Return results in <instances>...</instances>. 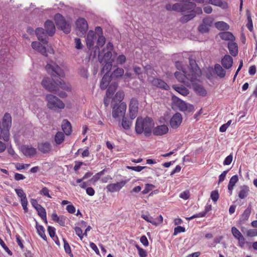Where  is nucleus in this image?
<instances>
[{"label": "nucleus", "mask_w": 257, "mask_h": 257, "mask_svg": "<svg viewBox=\"0 0 257 257\" xmlns=\"http://www.w3.org/2000/svg\"><path fill=\"white\" fill-rule=\"evenodd\" d=\"M45 68L47 72L51 75L52 79L44 77L41 82L42 85L48 91L55 92L60 97H66L67 96L66 92L60 90V89L69 91L71 90L70 86L66 84L60 78L55 80L56 77L64 76L63 70L52 60L47 62Z\"/></svg>", "instance_id": "f257e3e1"}, {"label": "nucleus", "mask_w": 257, "mask_h": 257, "mask_svg": "<svg viewBox=\"0 0 257 257\" xmlns=\"http://www.w3.org/2000/svg\"><path fill=\"white\" fill-rule=\"evenodd\" d=\"M154 126L153 119L149 117L144 118L138 117L135 125V131L137 134H141L144 132L146 137L150 136L152 134V129Z\"/></svg>", "instance_id": "f03ea898"}, {"label": "nucleus", "mask_w": 257, "mask_h": 257, "mask_svg": "<svg viewBox=\"0 0 257 257\" xmlns=\"http://www.w3.org/2000/svg\"><path fill=\"white\" fill-rule=\"evenodd\" d=\"M47 106L51 110L59 112L65 107L64 102L56 96L52 94H47L46 96Z\"/></svg>", "instance_id": "7ed1b4c3"}, {"label": "nucleus", "mask_w": 257, "mask_h": 257, "mask_svg": "<svg viewBox=\"0 0 257 257\" xmlns=\"http://www.w3.org/2000/svg\"><path fill=\"white\" fill-rule=\"evenodd\" d=\"M111 107L112 108V116L114 118H116L119 116H123L125 115L126 104L123 102L120 103H113L111 102Z\"/></svg>", "instance_id": "20e7f679"}, {"label": "nucleus", "mask_w": 257, "mask_h": 257, "mask_svg": "<svg viewBox=\"0 0 257 257\" xmlns=\"http://www.w3.org/2000/svg\"><path fill=\"white\" fill-rule=\"evenodd\" d=\"M54 20L57 27L62 30L65 33L68 34L70 32V26L66 22L62 15L59 13L56 14L54 16Z\"/></svg>", "instance_id": "39448f33"}, {"label": "nucleus", "mask_w": 257, "mask_h": 257, "mask_svg": "<svg viewBox=\"0 0 257 257\" xmlns=\"http://www.w3.org/2000/svg\"><path fill=\"white\" fill-rule=\"evenodd\" d=\"M189 72L188 73H190L191 76H189V78L190 82H193L200 76L201 70L194 59L189 58Z\"/></svg>", "instance_id": "423d86ee"}, {"label": "nucleus", "mask_w": 257, "mask_h": 257, "mask_svg": "<svg viewBox=\"0 0 257 257\" xmlns=\"http://www.w3.org/2000/svg\"><path fill=\"white\" fill-rule=\"evenodd\" d=\"M76 26L77 34L80 36L84 35L88 29L87 22L83 18H79L77 20Z\"/></svg>", "instance_id": "0eeeda50"}, {"label": "nucleus", "mask_w": 257, "mask_h": 257, "mask_svg": "<svg viewBox=\"0 0 257 257\" xmlns=\"http://www.w3.org/2000/svg\"><path fill=\"white\" fill-rule=\"evenodd\" d=\"M31 46L33 49L39 52L44 56H47V53L50 54L54 53V50L51 47H49L47 50L46 47L43 46L39 42H32Z\"/></svg>", "instance_id": "6e6552de"}, {"label": "nucleus", "mask_w": 257, "mask_h": 257, "mask_svg": "<svg viewBox=\"0 0 257 257\" xmlns=\"http://www.w3.org/2000/svg\"><path fill=\"white\" fill-rule=\"evenodd\" d=\"M138 101L136 98L131 99L128 106V116L131 119H134L138 112Z\"/></svg>", "instance_id": "1a4fd4ad"}, {"label": "nucleus", "mask_w": 257, "mask_h": 257, "mask_svg": "<svg viewBox=\"0 0 257 257\" xmlns=\"http://www.w3.org/2000/svg\"><path fill=\"white\" fill-rule=\"evenodd\" d=\"M172 99L173 101L175 102L179 109L181 111H184L188 110L189 111H191L194 108V107L192 105L186 103L185 102L179 99L176 96H173Z\"/></svg>", "instance_id": "9d476101"}, {"label": "nucleus", "mask_w": 257, "mask_h": 257, "mask_svg": "<svg viewBox=\"0 0 257 257\" xmlns=\"http://www.w3.org/2000/svg\"><path fill=\"white\" fill-rule=\"evenodd\" d=\"M15 191L18 196L20 198L21 205L25 212H28V208L27 205L28 202L26 194L22 189H15Z\"/></svg>", "instance_id": "9b49d317"}, {"label": "nucleus", "mask_w": 257, "mask_h": 257, "mask_svg": "<svg viewBox=\"0 0 257 257\" xmlns=\"http://www.w3.org/2000/svg\"><path fill=\"white\" fill-rule=\"evenodd\" d=\"M97 38V35L94 31L90 30L88 32L86 38V42L87 47L89 50L93 48Z\"/></svg>", "instance_id": "f8f14e48"}, {"label": "nucleus", "mask_w": 257, "mask_h": 257, "mask_svg": "<svg viewBox=\"0 0 257 257\" xmlns=\"http://www.w3.org/2000/svg\"><path fill=\"white\" fill-rule=\"evenodd\" d=\"M127 183L125 180H122L116 183L109 184L106 186L108 191L113 193L119 191Z\"/></svg>", "instance_id": "ddd939ff"}, {"label": "nucleus", "mask_w": 257, "mask_h": 257, "mask_svg": "<svg viewBox=\"0 0 257 257\" xmlns=\"http://www.w3.org/2000/svg\"><path fill=\"white\" fill-rule=\"evenodd\" d=\"M174 75L176 79L180 82L184 84H187L190 81L189 76H191L190 73L183 70L182 73L180 72H176Z\"/></svg>", "instance_id": "4468645a"}, {"label": "nucleus", "mask_w": 257, "mask_h": 257, "mask_svg": "<svg viewBox=\"0 0 257 257\" xmlns=\"http://www.w3.org/2000/svg\"><path fill=\"white\" fill-rule=\"evenodd\" d=\"M182 120V115L180 113L174 114L170 119V126L173 128H177L181 123Z\"/></svg>", "instance_id": "2eb2a0df"}, {"label": "nucleus", "mask_w": 257, "mask_h": 257, "mask_svg": "<svg viewBox=\"0 0 257 257\" xmlns=\"http://www.w3.org/2000/svg\"><path fill=\"white\" fill-rule=\"evenodd\" d=\"M98 59L100 63L103 62L112 61L111 60L112 57V53L110 51H107L105 50H103L102 52L99 51L98 52Z\"/></svg>", "instance_id": "dca6fc26"}, {"label": "nucleus", "mask_w": 257, "mask_h": 257, "mask_svg": "<svg viewBox=\"0 0 257 257\" xmlns=\"http://www.w3.org/2000/svg\"><path fill=\"white\" fill-rule=\"evenodd\" d=\"M151 81L153 85L161 89L167 90L170 88L169 86L162 79L156 78H153Z\"/></svg>", "instance_id": "f3484780"}, {"label": "nucleus", "mask_w": 257, "mask_h": 257, "mask_svg": "<svg viewBox=\"0 0 257 257\" xmlns=\"http://www.w3.org/2000/svg\"><path fill=\"white\" fill-rule=\"evenodd\" d=\"M169 128L167 125L162 124L155 127L153 130V133L155 136H162L168 132Z\"/></svg>", "instance_id": "a211bd4d"}, {"label": "nucleus", "mask_w": 257, "mask_h": 257, "mask_svg": "<svg viewBox=\"0 0 257 257\" xmlns=\"http://www.w3.org/2000/svg\"><path fill=\"white\" fill-rule=\"evenodd\" d=\"M36 34L37 36L38 40L44 44H47L48 43L47 40V32H45L44 30L42 28H38L36 30Z\"/></svg>", "instance_id": "6ab92c4d"}, {"label": "nucleus", "mask_w": 257, "mask_h": 257, "mask_svg": "<svg viewBox=\"0 0 257 257\" xmlns=\"http://www.w3.org/2000/svg\"><path fill=\"white\" fill-rule=\"evenodd\" d=\"M22 150L23 154L26 156L29 157H33L37 153V150L35 148L29 146H23Z\"/></svg>", "instance_id": "aec40b11"}, {"label": "nucleus", "mask_w": 257, "mask_h": 257, "mask_svg": "<svg viewBox=\"0 0 257 257\" xmlns=\"http://www.w3.org/2000/svg\"><path fill=\"white\" fill-rule=\"evenodd\" d=\"M45 28L47 34L50 36L54 35L55 32V27L53 22L47 20L45 23Z\"/></svg>", "instance_id": "412c9836"}, {"label": "nucleus", "mask_w": 257, "mask_h": 257, "mask_svg": "<svg viewBox=\"0 0 257 257\" xmlns=\"http://www.w3.org/2000/svg\"><path fill=\"white\" fill-rule=\"evenodd\" d=\"M39 150L44 154L50 152L52 150V146L49 142H43L38 144Z\"/></svg>", "instance_id": "4be33fe9"}, {"label": "nucleus", "mask_w": 257, "mask_h": 257, "mask_svg": "<svg viewBox=\"0 0 257 257\" xmlns=\"http://www.w3.org/2000/svg\"><path fill=\"white\" fill-rule=\"evenodd\" d=\"M51 218L54 221L57 222L60 225L65 226L67 218L64 216H58L56 213H53L52 214Z\"/></svg>", "instance_id": "5701e85b"}, {"label": "nucleus", "mask_w": 257, "mask_h": 257, "mask_svg": "<svg viewBox=\"0 0 257 257\" xmlns=\"http://www.w3.org/2000/svg\"><path fill=\"white\" fill-rule=\"evenodd\" d=\"M233 59L228 55H226L222 59L221 64L223 67L226 69H229L232 66Z\"/></svg>", "instance_id": "b1692460"}, {"label": "nucleus", "mask_w": 257, "mask_h": 257, "mask_svg": "<svg viewBox=\"0 0 257 257\" xmlns=\"http://www.w3.org/2000/svg\"><path fill=\"white\" fill-rule=\"evenodd\" d=\"M228 48L230 54L233 56H236L238 54V47L233 41H229L228 43Z\"/></svg>", "instance_id": "393cba45"}, {"label": "nucleus", "mask_w": 257, "mask_h": 257, "mask_svg": "<svg viewBox=\"0 0 257 257\" xmlns=\"http://www.w3.org/2000/svg\"><path fill=\"white\" fill-rule=\"evenodd\" d=\"M62 129L66 135H69L72 132L71 123L67 119H64L62 123Z\"/></svg>", "instance_id": "a878e982"}, {"label": "nucleus", "mask_w": 257, "mask_h": 257, "mask_svg": "<svg viewBox=\"0 0 257 257\" xmlns=\"http://www.w3.org/2000/svg\"><path fill=\"white\" fill-rule=\"evenodd\" d=\"M239 189H240V190L238 193V197L239 198H240L241 199H243L245 198L248 196V195L249 194V188L247 186L243 185V186H240Z\"/></svg>", "instance_id": "bb28decb"}, {"label": "nucleus", "mask_w": 257, "mask_h": 257, "mask_svg": "<svg viewBox=\"0 0 257 257\" xmlns=\"http://www.w3.org/2000/svg\"><path fill=\"white\" fill-rule=\"evenodd\" d=\"M111 78L108 75L104 74L100 84V87L102 89H105L110 82Z\"/></svg>", "instance_id": "cd10ccee"}, {"label": "nucleus", "mask_w": 257, "mask_h": 257, "mask_svg": "<svg viewBox=\"0 0 257 257\" xmlns=\"http://www.w3.org/2000/svg\"><path fill=\"white\" fill-rule=\"evenodd\" d=\"M219 36L221 39L226 41H232L235 39L232 33L228 31L219 33Z\"/></svg>", "instance_id": "c85d7f7f"}, {"label": "nucleus", "mask_w": 257, "mask_h": 257, "mask_svg": "<svg viewBox=\"0 0 257 257\" xmlns=\"http://www.w3.org/2000/svg\"><path fill=\"white\" fill-rule=\"evenodd\" d=\"M112 61L109 62H103L101 63L103 65V67L101 70V74H104L107 75L108 72L111 69L112 64Z\"/></svg>", "instance_id": "c756f323"}, {"label": "nucleus", "mask_w": 257, "mask_h": 257, "mask_svg": "<svg viewBox=\"0 0 257 257\" xmlns=\"http://www.w3.org/2000/svg\"><path fill=\"white\" fill-rule=\"evenodd\" d=\"M97 40V46L94 47L95 51H94V55H96V51L98 52L99 51V47H102L104 45V44L105 43V38L103 36H98Z\"/></svg>", "instance_id": "7c9ffc66"}, {"label": "nucleus", "mask_w": 257, "mask_h": 257, "mask_svg": "<svg viewBox=\"0 0 257 257\" xmlns=\"http://www.w3.org/2000/svg\"><path fill=\"white\" fill-rule=\"evenodd\" d=\"M251 206L250 204L248 205L247 208L244 211L241 217L240 218V220L241 221H244L247 220L251 213Z\"/></svg>", "instance_id": "2f4dec72"}, {"label": "nucleus", "mask_w": 257, "mask_h": 257, "mask_svg": "<svg viewBox=\"0 0 257 257\" xmlns=\"http://www.w3.org/2000/svg\"><path fill=\"white\" fill-rule=\"evenodd\" d=\"M124 74V70L121 68L115 69L110 75L112 79L118 78L122 76Z\"/></svg>", "instance_id": "473e14b6"}, {"label": "nucleus", "mask_w": 257, "mask_h": 257, "mask_svg": "<svg viewBox=\"0 0 257 257\" xmlns=\"http://www.w3.org/2000/svg\"><path fill=\"white\" fill-rule=\"evenodd\" d=\"M65 136L64 133L61 132H58L56 133L54 137V141L57 145H60L64 141Z\"/></svg>", "instance_id": "72a5a7b5"}, {"label": "nucleus", "mask_w": 257, "mask_h": 257, "mask_svg": "<svg viewBox=\"0 0 257 257\" xmlns=\"http://www.w3.org/2000/svg\"><path fill=\"white\" fill-rule=\"evenodd\" d=\"M215 27L221 31H227L229 29V25L224 22L220 21L215 23Z\"/></svg>", "instance_id": "f704fd0d"}, {"label": "nucleus", "mask_w": 257, "mask_h": 257, "mask_svg": "<svg viewBox=\"0 0 257 257\" xmlns=\"http://www.w3.org/2000/svg\"><path fill=\"white\" fill-rule=\"evenodd\" d=\"M124 96V93L122 91H118L116 92L115 95V96L112 99V102L113 103H120V102L123 99Z\"/></svg>", "instance_id": "c9c22d12"}, {"label": "nucleus", "mask_w": 257, "mask_h": 257, "mask_svg": "<svg viewBox=\"0 0 257 257\" xmlns=\"http://www.w3.org/2000/svg\"><path fill=\"white\" fill-rule=\"evenodd\" d=\"M214 70L217 75L220 78H223L225 75V71L222 68L219 64H215Z\"/></svg>", "instance_id": "e433bc0d"}, {"label": "nucleus", "mask_w": 257, "mask_h": 257, "mask_svg": "<svg viewBox=\"0 0 257 257\" xmlns=\"http://www.w3.org/2000/svg\"><path fill=\"white\" fill-rule=\"evenodd\" d=\"M132 124V121L129 120L126 117L123 116L122 118L121 126L123 129L128 130L130 128Z\"/></svg>", "instance_id": "4c0bfd02"}, {"label": "nucleus", "mask_w": 257, "mask_h": 257, "mask_svg": "<svg viewBox=\"0 0 257 257\" xmlns=\"http://www.w3.org/2000/svg\"><path fill=\"white\" fill-rule=\"evenodd\" d=\"M36 210L38 212V215L41 217L42 219L45 221L46 223H47V213L44 207H43L42 206L38 208V209H36Z\"/></svg>", "instance_id": "58836bf2"}, {"label": "nucleus", "mask_w": 257, "mask_h": 257, "mask_svg": "<svg viewBox=\"0 0 257 257\" xmlns=\"http://www.w3.org/2000/svg\"><path fill=\"white\" fill-rule=\"evenodd\" d=\"M246 15H247V23L246 25V27L247 29L251 32L253 30V24L251 19V15L249 11H247L246 12Z\"/></svg>", "instance_id": "ea45409f"}, {"label": "nucleus", "mask_w": 257, "mask_h": 257, "mask_svg": "<svg viewBox=\"0 0 257 257\" xmlns=\"http://www.w3.org/2000/svg\"><path fill=\"white\" fill-rule=\"evenodd\" d=\"M195 16V13L194 12H191L189 14L184 15L181 17L180 21L182 23H186L191 20Z\"/></svg>", "instance_id": "a19ab883"}, {"label": "nucleus", "mask_w": 257, "mask_h": 257, "mask_svg": "<svg viewBox=\"0 0 257 257\" xmlns=\"http://www.w3.org/2000/svg\"><path fill=\"white\" fill-rule=\"evenodd\" d=\"M36 229L38 234L45 240H46L47 237L45 233V229L42 225L36 224Z\"/></svg>", "instance_id": "79ce46f5"}, {"label": "nucleus", "mask_w": 257, "mask_h": 257, "mask_svg": "<svg viewBox=\"0 0 257 257\" xmlns=\"http://www.w3.org/2000/svg\"><path fill=\"white\" fill-rule=\"evenodd\" d=\"M174 89L181 94L186 96L188 93V90L184 87L173 86Z\"/></svg>", "instance_id": "37998d69"}, {"label": "nucleus", "mask_w": 257, "mask_h": 257, "mask_svg": "<svg viewBox=\"0 0 257 257\" xmlns=\"http://www.w3.org/2000/svg\"><path fill=\"white\" fill-rule=\"evenodd\" d=\"M42 101L37 97H35L33 100H32L30 102V106H34L36 108L38 107L39 105H42Z\"/></svg>", "instance_id": "c03bdc74"}, {"label": "nucleus", "mask_w": 257, "mask_h": 257, "mask_svg": "<svg viewBox=\"0 0 257 257\" xmlns=\"http://www.w3.org/2000/svg\"><path fill=\"white\" fill-rule=\"evenodd\" d=\"M141 217L145 219L146 221L151 223L154 225H157V221L155 220L149 214H142Z\"/></svg>", "instance_id": "a18cd8bd"}, {"label": "nucleus", "mask_w": 257, "mask_h": 257, "mask_svg": "<svg viewBox=\"0 0 257 257\" xmlns=\"http://www.w3.org/2000/svg\"><path fill=\"white\" fill-rule=\"evenodd\" d=\"M196 92L202 96H205L206 94V90L201 86L196 85L194 87Z\"/></svg>", "instance_id": "49530a36"}, {"label": "nucleus", "mask_w": 257, "mask_h": 257, "mask_svg": "<svg viewBox=\"0 0 257 257\" xmlns=\"http://www.w3.org/2000/svg\"><path fill=\"white\" fill-rule=\"evenodd\" d=\"M231 233L235 239H237L243 236L240 231L235 226L231 228Z\"/></svg>", "instance_id": "de8ad7c7"}, {"label": "nucleus", "mask_w": 257, "mask_h": 257, "mask_svg": "<svg viewBox=\"0 0 257 257\" xmlns=\"http://www.w3.org/2000/svg\"><path fill=\"white\" fill-rule=\"evenodd\" d=\"M238 181V176L237 175H233L230 179L228 186L234 187Z\"/></svg>", "instance_id": "09e8293b"}, {"label": "nucleus", "mask_w": 257, "mask_h": 257, "mask_svg": "<svg viewBox=\"0 0 257 257\" xmlns=\"http://www.w3.org/2000/svg\"><path fill=\"white\" fill-rule=\"evenodd\" d=\"M209 30V27L205 25L202 22V23L198 27V30L202 33H206L208 32Z\"/></svg>", "instance_id": "8fccbe9b"}, {"label": "nucleus", "mask_w": 257, "mask_h": 257, "mask_svg": "<svg viewBox=\"0 0 257 257\" xmlns=\"http://www.w3.org/2000/svg\"><path fill=\"white\" fill-rule=\"evenodd\" d=\"M236 239L238 241V246L241 248H243L244 247V245L246 243H248V242L245 241V239L243 236Z\"/></svg>", "instance_id": "3c124183"}, {"label": "nucleus", "mask_w": 257, "mask_h": 257, "mask_svg": "<svg viewBox=\"0 0 257 257\" xmlns=\"http://www.w3.org/2000/svg\"><path fill=\"white\" fill-rule=\"evenodd\" d=\"M136 248L138 250V253L140 257H146L147 256V252L145 249L140 247L138 245H136Z\"/></svg>", "instance_id": "603ef678"}, {"label": "nucleus", "mask_w": 257, "mask_h": 257, "mask_svg": "<svg viewBox=\"0 0 257 257\" xmlns=\"http://www.w3.org/2000/svg\"><path fill=\"white\" fill-rule=\"evenodd\" d=\"M147 168L146 166H135V167H133V166H126V168L129 169V170H133V171H135L136 172H141L142 170H143L144 169Z\"/></svg>", "instance_id": "864d4df0"}, {"label": "nucleus", "mask_w": 257, "mask_h": 257, "mask_svg": "<svg viewBox=\"0 0 257 257\" xmlns=\"http://www.w3.org/2000/svg\"><path fill=\"white\" fill-rule=\"evenodd\" d=\"M219 196L218 191L214 190L211 192L210 197L214 202H216L219 198Z\"/></svg>", "instance_id": "5fc2aeb1"}, {"label": "nucleus", "mask_w": 257, "mask_h": 257, "mask_svg": "<svg viewBox=\"0 0 257 257\" xmlns=\"http://www.w3.org/2000/svg\"><path fill=\"white\" fill-rule=\"evenodd\" d=\"M213 22V19L211 17H207L203 20L202 22L208 27H210Z\"/></svg>", "instance_id": "6e6d98bb"}, {"label": "nucleus", "mask_w": 257, "mask_h": 257, "mask_svg": "<svg viewBox=\"0 0 257 257\" xmlns=\"http://www.w3.org/2000/svg\"><path fill=\"white\" fill-rule=\"evenodd\" d=\"M155 186L150 184H147L145 186V188L142 191V193L144 194H146L148 193L150 191H151L154 188Z\"/></svg>", "instance_id": "4d7b16f0"}, {"label": "nucleus", "mask_w": 257, "mask_h": 257, "mask_svg": "<svg viewBox=\"0 0 257 257\" xmlns=\"http://www.w3.org/2000/svg\"><path fill=\"white\" fill-rule=\"evenodd\" d=\"M115 89L116 86H114L113 88L111 86L109 87L106 91V96H107V97L110 98L113 94L114 91H115Z\"/></svg>", "instance_id": "13d9d810"}, {"label": "nucleus", "mask_w": 257, "mask_h": 257, "mask_svg": "<svg viewBox=\"0 0 257 257\" xmlns=\"http://www.w3.org/2000/svg\"><path fill=\"white\" fill-rule=\"evenodd\" d=\"M48 231L51 237L57 239V236L55 235V228L54 227L49 226L48 227Z\"/></svg>", "instance_id": "bf43d9fd"}, {"label": "nucleus", "mask_w": 257, "mask_h": 257, "mask_svg": "<svg viewBox=\"0 0 257 257\" xmlns=\"http://www.w3.org/2000/svg\"><path fill=\"white\" fill-rule=\"evenodd\" d=\"M246 235L249 237H253L257 236L256 229H250L246 231Z\"/></svg>", "instance_id": "052dcab7"}, {"label": "nucleus", "mask_w": 257, "mask_h": 257, "mask_svg": "<svg viewBox=\"0 0 257 257\" xmlns=\"http://www.w3.org/2000/svg\"><path fill=\"white\" fill-rule=\"evenodd\" d=\"M126 61V58L124 55H120L116 58V62L117 64L122 65Z\"/></svg>", "instance_id": "680f3d73"}, {"label": "nucleus", "mask_w": 257, "mask_h": 257, "mask_svg": "<svg viewBox=\"0 0 257 257\" xmlns=\"http://www.w3.org/2000/svg\"><path fill=\"white\" fill-rule=\"evenodd\" d=\"M40 193L45 196L48 198H51V196L49 194V190L47 187H43L40 191Z\"/></svg>", "instance_id": "e2e57ef3"}, {"label": "nucleus", "mask_w": 257, "mask_h": 257, "mask_svg": "<svg viewBox=\"0 0 257 257\" xmlns=\"http://www.w3.org/2000/svg\"><path fill=\"white\" fill-rule=\"evenodd\" d=\"M63 241L64 242V248L65 252L66 253H70L71 249L68 242L66 240L65 238H63Z\"/></svg>", "instance_id": "0e129e2a"}, {"label": "nucleus", "mask_w": 257, "mask_h": 257, "mask_svg": "<svg viewBox=\"0 0 257 257\" xmlns=\"http://www.w3.org/2000/svg\"><path fill=\"white\" fill-rule=\"evenodd\" d=\"M30 164H20V163H17L16 164V168L18 170H21L24 169H25L26 168H28L29 167Z\"/></svg>", "instance_id": "69168bd1"}, {"label": "nucleus", "mask_w": 257, "mask_h": 257, "mask_svg": "<svg viewBox=\"0 0 257 257\" xmlns=\"http://www.w3.org/2000/svg\"><path fill=\"white\" fill-rule=\"evenodd\" d=\"M185 228L181 226H178L177 227H175L174 229V235H176L178 233H181V232H185Z\"/></svg>", "instance_id": "338daca9"}, {"label": "nucleus", "mask_w": 257, "mask_h": 257, "mask_svg": "<svg viewBox=\"0 0 257 257\" xmlns=\"http://www.w3.org/2000/svg\"><path fill=\"white\" fill-rule=\"evenodd\" d=\"M75 48L77 49H81L83 47V45L81 43V40L79 38H76L75 39Z\"/></svg>", "instance_id": "774afa93"}]
</instances>
